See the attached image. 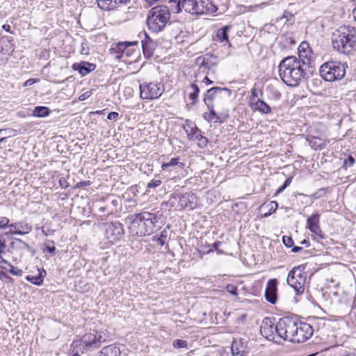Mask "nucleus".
Returning <instances> with one entry per match:
<instances>
[{"label": "nucleus", "mask_w": 356, "mask_h": 356, "mask_svg": "<svg viewBox=\"0 0 356 356\" xmlns=\"http://www.w3.org/2000/svg\"><path fill=\"white\" fill-rule=\"evenodd\" d=\"M305 62L299 56L284 58L279 65V74L282 81L291 87L297 86L306 76L303 67Z\"/></svg>", "instance_id": "1"}, {"label": "nucleus", "mask_w": 356, "mask_h": 356, "mask_svg": "<svg viewBox=\"0 0 356 356\" xmlns=\"http://www.w3.org/2000/svg\"><path fill=\"white\" fill-rule=\"evenodd\" d=\"M126 220L129 222V233L134 236H149L160 228V226L156 225V214L148 211L130 214Z\"/></svg>", "instance_id": "2"}, {"label": "nucleus", "mask_w": 356, "mask_h": 356, "mask_svg": "<svg viewBox=\"0 0 356 356\" xmlns=\"http://www.w3.org/2000/svg\"><path fill=\"white\" fill-rule=\"evenodd\" d=\"M170 10L179 13L184 10L191 15H203L206 13H215L218 6L211 0H169Z\"/></svg>", "instance_id": "3"}, {"label": "nucleus", "mask_w": 356, "mask_h": 356, "mask_svg": "<svg viewBox=\"0 0 356 356\" xmlns=\"http://www.w3.org/2000/svg\"><path fill=\"white\" fill-rule=\"evenodd\" d=\"M333 48L339 52L348 54L356 51V28L351 26L340 27L332 35Z\"/></svg>", "instance_id": "4"}, {"label": "nucleus", "mask_w": 356, "mask_h": 356, "mask_svg": "<svg viewBox=\"0 0 356 356\" xmlns=\"http://www.w3.org/2000/svg\"><path fill=\"white\" fill-rule=\"evenodd\" d=\"M170 6H158L152 8L148 13L147 25L154 33H158L163 29L170 19Z\"/></svg>", "instance_id": "5"}, {"label": "nucleus", "mask_w": 356, "mask_h": 356, "mask_svg": "<svg viewBox=\"0 0 356 356\" xmlns=\"http://www.w3.org/2000/svg\"><path fill=\"white\" fill-rule=\"evenodd\" d=\"M348 65L337 60H329L320 67V75L326 81L333 82L341 80L346 75Z\"/></svg>", "instance_id": "6"}, {"label": "nucleus", "mask_w": 356, "mask_h": 356, "mask_svg": "<svg viewBox=\"0 0 356 356\" xmlns=\"http://www.w3.org/2000/svg\"><path fill=\"white\" fill-rule=\"evenodd\" d=\"M305 264L293 267L288 274L287 284L296 291V295L302 294L307 279Z\"/></svg>", "instance_id": "7"}, {"label": "nucleus", "mask_w": 356, "mask_h": 356, "mask_svg": "<svg viewBox=\"0 0 356 356\" xmlns=\"http://www.w3.org/2000/svg\"><path fill=\"white\" fill-rule=\"evenodd\" d=\"M298 319L293 317L284 316L275 324V332L279 339L292 342L296 327L298 325Z\"/></svg>", "instance_id": "8"}, {"label": "nucleus", "mask_w": 356, "mask_h": 356, "mask_svg": "<svg viewBox=\"0 0 356 356\" xmlns=\"http://www.w3.org/2000/svg\"><path fill=\"white\" fill-rule=\"evenodd\" d=\"M101 228L105 238L112 243L120 240L124 234L123 225L118 221L104 222L101 225Z\"/></svg>", "instance_id": "9"}, {"label": "nucleus", "mask_w": 356, "mask_h": 356, "mask_svg": "<svg viewBox=\"0 0 356 356\" xmlns=\"http://www.w3.org/2000/svg\"><path fill=\"white\" fill-rule=\"evenodd\" d=\"M140 96L143 99H155L164 92V85L161 82H143L140 84Z\"/></svg>", "instance_id": "10"}, {"label": "nucleus", "mask_w": 356, "mask_h": 356, "mask_svg": "<svg viewBox=\"0 0 356 356\" xmlns=\"http://www.w3.org/2000/svg\"><path fill=\"white\" fill-rule=\"evenodd\" d=\"M314 330L312 325L305 322L298 321L295 334L292 338L293 343H303L312 337Z\"/></svg>", "instance_id": "11"}, {"label": "nucleus", "mask_w": 356, "mask_h": 356, "mask_svg": "<svg viewBox=\"0 0 356 356\" xmlns=\"http://www.w3.org/2000/svg\"><path fill=\"white\" fill-rule=\"evenodd\" d=\"M248 343L247 338L234 337L232 342V356H248Z\"/></svg>", "instance_id": "12"}, {"label": "nucleus", "mask_w": 356, "mask_h": 356, "mask_svg": "<svg viewBox=\"0 0 356 356\" xmlns=\"http://www.w3.org/2000/svg\"><path fill=\"white\" fill-rule=\"evenodd\" d=\"M232 90L227 88L213 87L207 90L204 94V102L206 106L213 104V101L217 96L225 95L229 97L232 95Z\"/></svg>", "instance_id": "13"}, {"label": "nucleus", "mask_w": 356, "mask_h": 356, "mask_svg": "<svg viewBox=\"0 0 356 356\" xmlns=\"http://www.w3.org/2000/svg\"><path fill=\"white\" fill-rule=\"evenodd\" d=\"M261 334L269 341H275V325L271 318H265L260 327Z\"/></svg>", "instance_id": "14"}, {"label": "nucleus", "mask_w": 356, "mask_h": 356, "mask_svg": "<svg viewBox=\"0 0 356 356\" xmlns=\"http://www.w3.org/2000/svg\"><path fill=\"white\" fill-rule=\"evenodd\" d=\"M138 42H120L113 44L110 49V54L116 59H120L123 54L129 56L128 47L136 45Z\"/></svg>", "instance_id": "15"}, {"label": "nucleus", "mask_w": 356, "mask_h": 356, "mask_svg": "<svg viewBox=\"0 0 356 356\" xmlns=\"http://www.w3.org/2000/svg\"><path fill=\"white\" fill-rule=\"evenodd\" d=\"M320 214L318 213L312 214L307 220V228L313 234L321 238H325V235L321 230L319 225Z\"/></svg>", "instance_id": "16"}, {"label": "nucleus", "mask_w": 356, "mask_h": 356, "mask_svg": "<svg viewBox=\"0 0 356 356\" xmlns=\"http://www.w3.org/2000/svg\"><path fill=\"white\" fill-rule=\"evenodd\" d=\"M277 280L276 279H270L268 281L266 290V300L271 303L275 304L277 300Z\"/></svg>", "instance_id": "17"}, {"label": "nucleus", "mask_w": 356, "mask_h": 356, "mask_svg": "<svg viewBox=\"0 0 356 356\" xmlns=\"http://www.w3.org/2000/svg\"><path fill=\"white\" fill-rule=\"evenodd\" d=\"M179 205L184 208L193 209L196 206V196L193 193H186L184 195H177Z\"/></svg>", "instance_id": "18"}, {"label": "nucleus", "mask_w": 356, "mask_h": 356, "mask_svg": "<svg viewBox=\"0 0 356 356\" xmlns=\"http://www.w3.org/2000/svg\"><path fill=\"white\" fill-rule=\"evenodd\" d=\"M72 67L74 70L78 71L81 76H84L94 71L96 68V65L87 61H81L74 63Z\"/></svg>", "instance_id": "19"}, {"label": "nucleus", "mask_w": 356, "mask_h": 356, "mask_svg": "<svg viewBox=\"0 0 356 356\" xmlns=\"http://www.w3.org/2000/svg\"><path fill=\"white\" fill-rule=\"evenodd\" d=\"M9 245L10 248L13 250L21 251L23 250H26L31 252L32 255H35L36 253V251L33 248L30 246L27 243L20 238H14L13 241L10 243Z\"/></svg>", "instance_id": "20"}, {"label": "nucleus", "mask_w": 356, "mask_h": 356, "mask_svg": "<svg viewBox=\"0 0 356 356\" xmlns=\"http://www.w3.org/2000/svg\"><path fill=\"white\" fill-rule=\"evenodd\" d=\"M141 43L144 56L148 58L152 56L156 47V42L145 33V38Z\"/></svg>", "instance_id": "21"}, {"label": "nucleus", "mask_w": 356, "mask_h": 356, "mask_svg": "<svg viewBox=\"0 0 356 356\" xmlns=\"http://www.w3.org/2000/svg\"><path fill=\"white\" fill-rule=\"evenodd\" d=\"M306 140L314 150H322L325 149L329 143L328 140H324L316 136H308L306 138Z\"/></svg>", "instance_id": "22"}, {"label": "nucleus", "mask_w": 356, "mask_h": 356, "mask_svg": "<svg viewBox=\"0 0 356 356\" xmlns=\"http://www.w3.org/2000/svg\"><path fill=\"white\" fill-rule=\"evenodd\" d=\"M184 163L180 161L179 157H174L168 162L163 163L161 165V169L163 171L170 172L172 170L171 168H177L179 169H184Z\"/></svg>", "instance_id": "23"}, {"label": "nucleus", "mask_w": 356, "mask_h": 356, "mask_svg": "<svg viewBox=\"0 0 356 356\" xmlns=\"http://www.w3.org/2000/svg\"><path fill=\"white\" fill-rule=\"evenodd\" d=\"M198 61L201 60L200 63L201 67H204L209 70L217 65V57L213 55L206 54L203 58L199 57Z\"/></svg>", "instance_id": "24"}, {"label": "nucleus", "mask_w": 356, "mask_h": 356, "mask_svg": "<svg viewBox=\"0 0 356 356\" xmlns=\"http://www.w3.org/2000/svg\"><path fill=\"white\" fill-rule=\"evenodd\" d=\"M10 228H14L15 230L20 232L19 235H25L32 231V226L29 223L24 222H17L10 224Z\"/></svg>", "instance_id": "25"}, {"label": "nucleus", "mask_w": 356, "mask_h": 356, "mask_svg": "<svg viewBox=\"0 0 356 356\" xmlns=\"http://www.w3.org/2000/svg\"><path fill=\"white\" fill-rule=\"evenodd\" d=\"M231 28V25H226L217 31L216 36L218 42L221 43H228L229 46L231 45L229 42L228 38V31Z\"/></svg>", "instance_id": "26"}, {"label": "nucleus", "mask_w": 356, "mask_h": 356, "mask_svg": "<svg viewBox=\"0 0 356 356\" xmlns=\"http://www.w3.org/2000/svg\"><path fill=\"white\" fill-rule=\"evenodd\" d=\"M38 272L39 273L38 275H28L26 277V280L36 286L42 285L43 284L44 277L46 276L47 273L44 269H42V270L38 269Z\"/></svg>", "instance_id": "27"}, {"label": "nucleus", "mask_w": 356, "mask_h": 356, "mask_svg": "<svg viewBox=\"0 0 356 356\" xmlns=\"http://www.w3.org/2000/svg\"><path fill=\"white\" fill-rule=\"evenodd\" d=\"M277 207L278 204L275 201H270L268 203L263 204L260 207L261 211H265L263 213V217L266 218L269 216L277 210Z\"/></svg>", "instance_id": "28"}, {"label": "nucleus", "mask_w": 356, "mask_h": 356, "mask_svg": "<svg viewBox=\"0 0 356 356\" xmlns=\"http://www.w3.org/2000/svg\"><path fill=\"white\" fill-rule=\"evenodd\" d=\"M189 88L191 90L188 94V97L191 100V104L195 106L198 102V97L200 90L198 86L195 83H192L190 85Z\"/></svg>", "instance_id": "29"}, {"label": "nucleus", "mask_w": 356, "mask_h": 356, "mask_svg": "<svg viewBox=\"0 0 356 356\" xmlns=\"http://www.w3.org/2000/svg\"><path fill=\"white\" fill-rule=\"evenodd\" d=\"M252 108L265 114H268L271 112V108L269 105L259 99H257V100L254 102Z\"/></svg>", "instance_id": "30"}, {"label": "nucleus", "mask_w": 356, "mask_h": 356, "mask_svg": "<svg viewBox=\"0 0 356 356\" xmlns=\"http://www.w3.org/2000/svg\"><path fill=\"white\" fill-rule=\"evenodd\" d=\"M99 8L104 10H113L117 5V0H96Z\"/></svg>", "instance_id": "31"}, {"label": "nucleus", "mask_w": 356, "mask_h": 356, "mask_svg": "<svg viewBox=\"0 0 356 356\" xmlns=\"http://www.w3.org/2000/svg\"><path fill=\"white\" fill-rule=\"evenodd\" d=\"M50 114V109L44 106H35L33 111V116L37 118H44Z\"/></svg>", "instance_id": "32"}, {"label": "nucleus", "mask_w": 356, "mask_h": 356, "mask_svg": "<svg viewBox=\"0 0 356 356\" xmlns=\"http://www.w3.org/2000/svg\"><path fill=\"white\" fill-rule=\"evenodd\" d=\"M208 110L209 111V113L208 115V118H207V113L204 114V118L208 121L213 120L214 122H222V120L220 119V117L217 115L216 111H214L213 104H209L207 106Z\"/></svg>", "instance_id": "33"}, {"label": "nucleus", "mask_w": 356, "mask_h": 356, "mask_svg": "<svg viewBox=\"0 0 356 356\" xmlns=\"http://www.w3.org/2000/svg\"><path fill=\"white\" fill-rule=\"evenodd\" d=\"M83 343L87 347L96 346L97 344V336L92 333L86 334L83 337L82 339Z\"/></svg>", "instance_id": "34"}, {"label": "nucleus", "mask_w": 356, "mask_h": 356, "mask_svg": "<svg viewBox=\"0 0 356 356\" xmlns=\"http://www.w3.org/2000/svg\"><path fill=\"white\" fill-rule=\"evenodd\" d=\"M98 211L101 213H105L104 216H109L114 212V207H111V205L108 204V200H107L106 204L99 207Z\"/></svg>", "instance_id": "35"}, {"label": "nucleus", "mask_w": 356, "mask_h": 356, "mask_svg": "<svg viewBox=\"0 0 356 356\" xmlns=\"http://www.w3.org/2000/svg\"><path fill=\"white\" fill-rule=\"evenodd\" d=\"M44 251H47L51 254H54L56 252V247H55V243L52 240H47L44 242Z\"/></svg>", "instance_id": "36"}, {"label": "nucleus", "mask_w": 356, "mask_h": 356, "mask_svg": "<svg viewBox=\"0 0 356 356\" xmlns=\"http://www.w3.org/2000/svg\"><path fill=\"white\" fill-rule=\"evenodd\" d=\"M328 191V188H321L316 191L315 193L310 195V197L314 200H317L321 197H323L326 195Z\"/></svg>", "instance_id": "37"}, {"label": "nucleus", "mask_w": 356, "mask_h": 356, "mask_svg": "<svg viewBox=\"0 0 356 356\" xmlns=\"http://www.w3.org/2000/svg\"><path fill=\"white\" fill-rule=\"evenodd\" d=\"M168 236V231L166 229H163L161 233L159 236H154V240H156L158 243L161 245H163L165 243V238Z\"/></svg>", "instance_id": "38"}, {"label": "nucleus", "mask_w": 356, "mask_h": 356, "mask_svg": "<svg viewBox=\"0 0 356 356\" xmlns=\"http://www.w3.org/2000/svg\"><path fill=\"white\" fill-rule=\"evenodd\" d=\"M187 135L189 139L194 138L195 140H197L202 135L201 130L195 126L194 128H191V133H188Z\"/></svg>", "instance_id": "39"}, {"label": "nucleus", "mask_w": 356, "mask_h": 356, "mask_svg": "<svg viewBox=\"0 0 356 356\" xmlns=\"http://www.w3.org/2000/svg\"><path fill=\"white\" fill-rule=\"evenodd\" d=\"M172 346L177 349L187 348V341L183 339H175L173 341Z\"/></svg>", "instance_id": "40"}, {"label": "nucleus", "mask_w": 356, "mask_h": 356, "mask_svg": "<svg viewBox=\"0 0 356 356\" xmlns=\"http://www.w3.org/2000/svg\"><path fill=\"white\" fill-rule=\"evenodd\" d=\"M292 179H293V177H288V178L285 180V181L284 182V184H283L280 187H279V188H278V189L277 190V191H276V193H275V195H278V194H280V193H282V192L284 191V189H285L286 187H288V186L291 184V181H292Z\"/></svg>", "instance_id": "41"}, {"label": "nucleus", "mask_w": 356, "mask_h": 356, "mask_svg": "<svg viewBox=\"0 0 356 356\" xmlns=\"http://www.w3.org/2000/svg\"><path fill=\"white\" fill-rule=\"evenodd\" d=\"M355 163V159L352 155H349L347 159H344L343 168L346 169L351 167Z\"/></svg>", "instance_id": "42"}, {"label": "nucleus", "mask_w": 356, "mask_h": 356, "mask_svg": "<svg viewBox=\"0 0 356 356\" xmlns=\"http://www.w3.org/2000/svg\"><path fill=\"white\" fill-rule=\"evenodd\" d=\"M115 349V347H113L112 345L105 346L101 350L99 353L100 355H103L104 356H108L110 353H113Z\"/></svg>", "instance_id": "43"}, {"label": "nucleus", "mask_w": 356, "mask_h": 356, "mask_svg": "<svg viewBox=\"0 0 356 356\" xmlns=\"http://www.w3.org/2000/svg\"><path fill=\"white\" fill-rule=\"evenodd\" d=\"M10 220L5 216H0V229H6L10 226Z\"/></svg>", "instance_id": "44"}, {"label": "nucleus", "mask_w": 356, "mask_h": 356, "mask_svg": "<svg viewBox=\"0 0 356 356\" xmlns=\"http://www.w3.org/2000/svg\"><path fill=\"white\" fill-rule=\"evenodd\" d=\"M282 242L287 248H291L293 245V240L291 236H284L282 237Z\"/></svg>", "instance_id": "45"}, {"label": "nucleus", "mask_w": 356, "mask_h": 356, "mask_svg": "<svg viewBox=\"0 0 356 356\" xmlns=\"http://www.w3.org/2000/svg\"><path fill=\"white\" fill-rule=\"evenodd\" d=\"M9 266L10 267V268L8 270V272L10 274L17 276H21L22 275V270L21 269L13 266L10 264H9Z\"/></svg>", "instance_id": "46"}, {"label": "nucleus", "mask_w": 356, "mask_h": 356, "mask_svg": "<svg viewBox=\"0 0 356 356\" xmlns=\"http://www.w3.org/2000/svg\"><path fill=\"white\" fill-rule=\"evenodd\" d=\"M6 241L3 237V234H0V254L6 252Z\"/></svg>", "instance_id": "47"}, {"label": "nucleus", "mask_w": 356, "mask_h": 356, "mask_svg": "<svg viewBox=\"0 0 356 356\" xmlns=\"http://www.w3.org/2000/svg\"><path fill=\"white\" fill-rule=\"evenodd\" d=\"M198 141V146L200 147V148H204L207 145V143H208V139L207 138L203 136L202 135H201L197 140Z\"/></svg>", "instance_id": "48"}, {"label": "nucleus", "mask_w": 356, "mask_h": 356, "mask_svg": "<svg viewBox=\"0 0 356 356\" xmlns=\"http://www.w3.org/2000/svg\"><path fill=\"white\" fill-rule=\"evenodd\" d=\"M258 96L257 90L256 88H252L251 90V97H250V106L253 107V104L257 100V97Z\"/></svg>", "instance_id": "49"}, {"label": "nucleus", "mask_w": 356, "mask_h": 356, "mask_svg": "<svg viewBox=\"0 0 356 356\" xmlns=\"http://www.w3.org/2000/svg\"><path fill=\"white\" fill-rule=\"evenodd\" d=\"M161 184V181L159 179L152 180L147 184V188H155L160 186Z\"/></svg>", "instance_id": "50"}, {"label": "nucleus", "mask_w": 356, "mask_h": 356, "mask_svg": "<svg viewBox=\"0 0 356 356\" xmlns=\"http://www.w3.org/2000/svg\"><path fill=\"white\" fill-rule=\"evenodd\" d=\"M119 116V113L115 111H112L108 113L107 119L109 120H115Z\"/></svg>", "instance_id": "51"}, {"label": "nucleus", "mask_w": 356, "mask_h": 356, "mask_svg": "<svg viewBox=\"0 0 356 356\" xmlns=\"http://www.w3.org/2000/svg\"><path fill=\"white\" fill-rule=\"evenodd\" d=\"M38 81H39V79H29L24 82L23 86H31Z\"/></svg>", "instance_id": "52"}, {"label": "nucleus", "mask_w": 356, "mask_h": 356, "mask_svg": "<svg viewBox=\"0 0 356 356\" xmlns=\"http://www.w3.org/2000/svg\"><path fill=\"white\" fill-rule=\"evenodd\" d=\"M59 184H60V187L63 188H66L68 187V182L64 177H61L59 179Z\"/></svg>", "instance_id": "53"}, {"label": "nucleus", "mask_w": 356, "mask_h": 356, "mask_svg": "<svg viewBox=\"0 0 356 356\" xmlns=\"http://www.w3.org/2000/svg\"><path fill=\"white\" fill-rule=\"evenodd\" d=\"M20 234V232H18L17 230H15L14 228H10V230L8 232H6L5 233H3V236H8L9 234Z\"/></svg>", "instance_id": "54"}, {"label": "nucleus", "mask_w": 356, "mask_h": 356, "mask_svg": "<svg viewBox=\"0 0 356 356\" xmlns=\"http://www.w3.org/2000/svg\"><path fill=\"white\" fill-rule=\"evenodd\" d=\"M222 244V242L220 241H216L215 243H213L212 245H211V247L213 250H216V251H218V247L220 246V245Z\"/></svg>", "instance_id": "55"}, {"label": "nucleus", "mask_w": 356, "mask_h": 356, "mask_svg": "<svg viewBox=\"0 0 356 356\" xmlns=\"http://www.w3.org/2000/svg\"><path fill=\"white\" fill-rule=\"evenodd\" d=\"M108 204L111 205V207H114V211L116 209V207L118 204V201L116 199L112 200L111 202H108Z\"/></svg>", "instance_id": "56"}, {"label": "nucleus", "mask_w": 356, "mask_h": 356, "mask_svg": "<svg viewBox=\"0 0 356 356\" xmlns=\"http://www.w3.org/2000/svg\"><path fill=\"white\" fill-rule=\"evenodd\" d=\"M302 250V247H300V246H293L292 247V250L291 251L294 253H296V252H300V250Z\"/></svg>", "instance_id": "57"}, {"label": "nucleus", "mask_w": 356, "mask_h": 356, "mask_svg": "<svg viewBox=\"0 0 356 356\" xmlns=\"http://www.w3.org/2000/svg\"><path fill=\"white\" fill-rule=\"evenodd\" d=\"M90 184L89 181H81L77 184L76 187L88 186Z\"/></svg>", "instance_id": "58"}, {"label": "nucleus", "mask_w": 356, "mask_h": 356, "mask_svg": "<svg viewBox=\"0 0 356 356\" xmlns=\"http://www.w3.org/2000/svg\"><path fill=\"white\" fill-rule=\"evenodd\" d=\"M229 287H231L232 289L231 290H228L231 293L234 294V295H236L237 294V289L236 287H234V286H228L227 288L229 289Z\"/></svg>", "instance_id": "59"}, {"label": "nucleus", "mask_w": 356, "mask_h": 356, "mask_svg": "<svg viewBox=\"0 0 356 356\" xmlns=\"http://www.w3.org/2000/svg\"><path fill=\"white\" fill-rule=\"evenodd\" d=\"M285 40H286V42L290 44H296V42L293 39H292L291 37L289 38H285Z\"/></svg>", "instance_id": "60"}, {"label": "nucleus", "mask_w": 356, "mask_h": 356, "mask_svg": "<svg viewBox=\"0 0 356 356\" xmlns=\"http://www.w3.org/2000/svg\"><path fill=\"white\" fill-rule=\"evenodd\" d=\"M89 96H90L89 92H84L83 94H82L79 99L81 100H84L86 98H88Z\"/></svg>", "instance_id": "61"}, {"label": "nucleus", "mask_w": 356, "mask_h": 356, "mask_svg": "<svg viewBox=\"0 0 356 356\" xmlns=\"http://www.w3.org/2000/svg\"><path fill=\"white\" fill-rule=\"evenodd\" d=\"M2 29H4L6 32L10 33V26L9 24H3Z\"/></svg>", "instance_id": "62"}, {"label": "nucleus", "mask_w": 356, "mask_h": 356, "mask_svg": "<svg viewBox=\"0 0 356 356\" xmlns=\"http://www.w3.org/2000/svg\"><path fill=\"white\" fill-rule=\"evenodd\" d=\"M211 245H210V244L207 245V247H204V249H207L204 250L205 252L209 253V252H212L213 249H211Z\"/></svg>", "instance_id": "63"}, {"label": "nucleus", "mask_w": 356, "mask_h": 356, "mask_svg": "<svg viewBox=\"0 0 356 356\" xmlns=\"http://www.w3.org/2000/svg\"><path fill=\"white\" fill-rule=\"evenodd\" d=\"M211 245H210V244L207 245V247H204V249H207L204 250L205 252L209 253V252H212L213 249H211Z\"/></svg>", "instance_id": "64"}]
</instances>
